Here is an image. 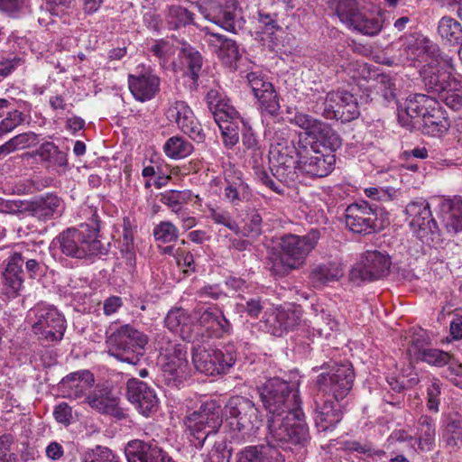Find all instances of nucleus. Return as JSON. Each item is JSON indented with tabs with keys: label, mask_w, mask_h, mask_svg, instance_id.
<instances>
[{
	"label": "nucleus",
	"mask_w": 462,
	"mask_h": 462,
	"mask_svg": "<svg viewBox=\"0 0 462 462\" xmlns=\"http://www.w3.org/2000/svg\"><path fill=\"white\" fill-rule=\"evenodd\" d=\"M245 302L240 304L241 310L251 318H258L265 307L266 301L259 296L244 299Z\"/></svg>",
	"instance_id": "e2e57ef3"
},
{
	"label": "nucleus",
	"mask_w": 462,
	"mask_h": 462,
	"mask_svg": "<svg viewBox=\"0 0 462 462\" xmlns=\"http://www.w3.org/2000/svg\"><path fill=\"white\" fill-rule=\"evenodd\" d=\"M236 462H285L281 452L270 442L250 446L237 455Z\"/></svg>",
	"instance_id": "c756f323"
},
{
	"label": "nucleus",
	"mask_w": 462,
	"mask_h": 462,
	"mask_svg": "<svg viewBox=\"0 0 462 462\" xmlns=\"http://www.w3.org/2000/svg\"><path fill=\"white\" fill-rule=\"evenodd\" d=\"M304 418L302 409L282 417H269L268 442L284 448H291L290 445L304 446L310 440L309 429L304 423Z\"/></svg>",
	"instance_id": "423d86ee"
},
{
	"label": "nucleus",
	"mask_w": 462,
	"mask_h": 462,
	"mask_svg": "<svg viewBox=\"0 0 462 462\" xmlns=\"http://www.w3.org/2000/svg\"><path fill=\"white\" fill-rule=\"evenodd\" d=\"M215 122L221 131L224 144L228 148L235 146L239 141V124L243 125L245 122L239 118L238 115L233 118L224 117Z\"/></svg>",
	"instance_id": "ea45409f"
},
{
	"label": "nucleus",
	"mask_w": 462,
	"mask_h": 462,
	"mask_svg": "<svg viewBox=\"0 0 462 462\" xmlns=\"http://www.w3.org/2000/svg\"><path fill=\"white\" fill-rule=\"evenodd\" d=\"M314 420L321 430H332L343 418V406L328 395L318 392L314 396Z\"/></svg>",
	"instance_id": "6ab92c4d"
},
{
	"label": "nucleus",
	"mask_w": 462,
	"mask_h": 462,
	"mask_svg": "<svg viewBox=\"0 0 462 462\" xmlns=\"http://www.w3.org/2000/svg\"><path fill=\"white\" fill-rule=\"evenodd\" d=\"M94 375L88 370H79L69 374L59 383L64 397L77 400L83 397L93 386Z\"/></svg>",
	"instance_id": "393cba45"
},
{
	"label": "nucleus",
	"mask_w": 462,
	"mask_h": 462,
	"mask_svg": "<svg viewBox=\"0 0 462 462\" xmlns=\"http://www.w3.org/2000/svg\"><path fill=\"white\" fill-rule=\"evenodd\" d=\"M343 274L344 272L339 264L334 262H328L313 266L310 278L312 282L323 285L329 282L337 281Z\"/></svg>",
	"instance_id": "e433bc0d"
},
{
	"label": "nucleus",
	"mask_w": 462,
	"mask_h": 462,
	"mask_svg": "<svg viewBox=\"0 0 462 462\" xmlns=\"http://www.w3.org/2000/svg\"><path fill=\"white\" fill-rule=\"evenodd\" d=\"M205 100L214 120H221L224 117L233 118L237 116V111L230 105L229 99L217 89H210L207 93Z\"/></svg>",
	"instance_id": "2f4dec72"
},
{
	"label": "nucleus",
	"mask_w": 462,
	"mask_h": 462,
	"mask_svg": "<svg viewBox=\"0 0 462 462\" xmlns=\"http://www.w3.org/2000/svg\"><path fill=\"white\" fill-rule=\"evenodd\" d=\"M335 162L336 156L331 152H324L307 140L300 145L299 165L302 174L310 178L326 177L333 171Z\"/></svg>",
	"instance_id": "2eb2a0df"
},
{
	"label": "nucleus",
	"mask_w": 462,
	"mask_h": 462,
	"mask_svg": "<svg viewBox=\"0 0 462 462\" xmlns=\"http://www.w3.org/2000/svg\"><path fill=\"white\" fill-rule=\"evenodd\" d=\"M231 421L236 422L238 431L250 434L262 425V416L254 402L250 399L235 395L228 399L225 406Z\"/></svg>",
	"instance_id": "dca6fc26"
},
{
	"label": "nucleus",
	"mask_w": 462,
	"mask_h": 462,
	"mask_svg": "<svg viewBox=\"0 0 462 462\" xmlns=\"http://www.w3.org/2000/svg\"><path fill=\"white\" fill-rule=\"evenodd\" d=\"M128 85L135 99L142 102L152 99L159 91L160 79L150 70L140 75H129Z\"/></svg>",
	"instance_id": "cd10ccee"
},
{
	"label": "nucleus",
	"mask_w": 462,
	"mask_h": 462,
	"mask_svg": "<svg viewBox=\"0 0 462 462\" xmlns=\"http://www.w3.org/2000/svg\"><path fill=\"white\" fill-rule=\"evenodd\" d=\"M257 390L270 417H282L301 409L299 390L294 383L273 377L259 386Z\"/></svg>",
	"instance_id": "20e7f679"
},
{
	"label": "nucleus",
	"mask_w": 462,
	"mask_h": 462,
	"mask_svg": "<svg viewBox=\"0 0 462 462\" xmlns=\"http://www.w3.org/2000/svg\"><path fill=\"white\" fill-rule=\"evenodd\" d=\"M193 324L204 328L208 337H222L231 331V324L224 316L222 310L217 307L195 309L192 314Z\"/></svg>",
	"instance_id": "4be33fe9"
},
{
	"label": "nucleus",
	"mask_w": 462,
	"mask_h": 462,
	"mask_svg": "<svg viewBox=\"0 0 462 462\" xmlns=\"http://www.w3.org/2000/svg\"><path fill=\"white\" fill-rule=\"evenodd\" d=\"M168 23L171 29H179L194 23V14L180 5H171L168 13Z\"/></svg>",
	"instance_id": "3c124183"
},
{
	"label": "nucleus",
	"mask_w": 462,
	"mask_h": 462,
	"mask_svg": "<svg viewBox=\"0 0 462 462\" xmlns=\"http://www.w3.org/2000/svg\"><path fill=\"white\" fill-rule=\"evenodd\" d=\"M260 103L262 111L276 116L280 111L279 97L273 85L270 89H263V92L255 97Z\"/></svg>",
	"instance_id": "864d4df0"
},
{
	"label": "nucleus",
	"mask_w": 462,
	"mask_h": 462,
	"mask_svg": "<svg viewBox=\"0 0 462 462\" xmlns=\"http://www.w3.org/2000/svg\"><path fill=\"white\" fill-rule=\"evenodd\" d=\"M222 422V407L216 400L205 402L198 411L186 417L187 427L199 444H203L210 434H216Z\"/></svg>",
	"instance_id": "9b49d317"
},
{
	"label": "nucleus",
	"mask_w": 462,
	"mask_h": 462,
	"mask_svg": "<svg viewBox=\"0 0 462 462\" xmlns=\"http://www.w3.org/2000/svg\"><path fill=\"white\" fill-rule=\"evenodd\" d=\"M436 98L424 94H414L406 101L405 112L408 116L420 124L429 113L431 106H435Z\"/></svg>",
	"instance_id": "473e14b6"
},
{
	"label": "nucleus",
	"mask_w": 462,
	"mask_h": 462,
	"mask_svg": "<svg viewBox=\"0 0 462 462\" xmlns=\"http://www.w3.org/2000/svg\"><path fill=\"white\" fill-rule=\"evenodd\" d=\"M305 143V140H301L299 137L291 138V130L287 127H282L277 129L272 139V148L273 149V152H282L285 149L289 150V147L297 148L298 144L301 145Z\"/></svg>",
	"instance_id": "a18cd8bd"
},
{
	"label": "nucleus",
	"mask_w": 462,
	"mask_h": 462,
	"mask_svg": "<svg viewBox=\"0 0 462 462\" xmlns=\"http://www.w3.org/2000/svg\"><path fill=\"white\" fill-rule=\"evenodd\" d=\"M273 175L282 183L290 186L296 182L298 179V166L277 163L272 169Z\"/></svg>",
	"instance_id": "6e6d98bb"
},
{
	"label": "nucleus",
	"mask_w": 462,
	"mask_h": 462,
	"mask_svg": "<svg viewBox=\"0 0 462 462\" xmlns=\"http://www.w3.org/2000/svg\"><path fill=\"white\" fill-rule=\"evenodd\" d=\"M3 272V285L8 297H16L23 287L25 277L22 253H13L5 260Z\"/></svg>",
	"instance_id": "5701e85b"
},
{
	"label": "nucleus",
	"mask_w": 462,
	"mask_h": 462,
	"mask_svg": "<svg viewBox=\"0 0 462 462\" xmlns=\"http://www.w3.org/2000/svg\"><path fill=\"white\" fill-rule=\"evenodd\" d=\"M126 396L128 401L134 404L139 412L145 417L157 411L159 400L154 389L139 379L131 378L127 381Z\"/></svg>",
	"instance_id": "aec40b11"
},
{
	"label": "nucleus",
	"mask_w": 462,
	"mask_h": 462,
	"mask_svg": "<svg viewBox=\"0 0 462 462\" xmlns=\"http://www.w3.org/2000/svg\"><path fill=\"white\" fill-rule=\"evenodd\" d=\"M24 121V115L18 110H13L0 122V138L12 132Z\"/></svg>",
	"instance_id": "bf43d9fd"
},
{
	"label": "nucleus",
	"mask_w": 462,
	"mask_h": 462,
	"mask_svg": "<svg viewBox=\"0 0 462 462\" xmlns=\"http://www.w3.org/2000/svg\"><path fill=\"white\" fill-rule=\"evenodd\" d=\"M328 5L343 23L365 35L374 36L383 28L382 18L362 12L359 0H329Z\"/></svg>",
	"instance_id": "0eeeda50"
},
{
	"label": "nucleus",
	"mask_w": 462,
	"mask_h": 462,
	"mask_svg": "<svg viewBox=\"0 0 462 462\" xmlns=\"http://www.w3.org/2000/svg\"><path fill=\"white\" fill-rule=\"evenodd\" d=\"M93 214L91 223H83L77 227H69L55 238L62 254L77 260H88L103 254V245L98 240L99 221Z\"/></svg>",
	"instance_id": "f03ea898"
},
{
	"label": "nucleus",
	"mask_w": 462,
	"mask_h": 462,
	"mask_svg": "<svg viewBox=\"0 0 462 462\" xmlns=\"http://www.w3.org/2000/svg\"><path fill=\"white\" fill-rule=\"evenodd\" d=\"M166 155L172 159L185 158L193 152V145L182 137L172 136L163 146Z\"/></svg>",
	"instance_id": "09e8293b"
},
{
	"label": "nucleus",
	"mask_w": 462,
	"mask_h": 462,
	"mask_svg": "<svg viewBox=\"0 0 462 462\" xmlns=\"http://www.w3.org/2000/svg\"><path fill=\"white\" fill-rule=\"evenodd\" d=\"M445 438L448 447L456 448L462 444V424L459 419H452L448 422Z\"/></svg>",
	"instance_id": "13d9d810"
},
{
	"label": "nucleus",
	"mask_w": 462,
	"mask_h": 462,
	"mask_svg": "<svg viewBox=\"0 0 462 462\" xmlns=\"http://www.w3.org/2000/svg\"><path fill=\"white\" fill-rule=\"evenodd\" d=\"M82 462H120L113 451L103 446H97L84 455Z\"/></svg>",
	"instance_id": "4d7b16f0"
},
{
	"label": "nucleus",
	"mask_w": 462,
	"mask_h": 462,
	"mask_svg": "<svg viewBox=\"0 0 462 462\" xmlns=\"http://www.w3.org/2000/svg\"><path fill=\"white\" fill-rule=\"evenodd\" d=\"M149 337L131 324L122 325L106 337L107 353L117 360L136 365L143 356Z\"/></svg>",
	"instance_id": "39448f33"
},
{
	"label": "nucleus",
	"mask_w": 462,
	"mask_h": 462,
	"mask_svg": "<svg viewBox=\"0 0 462 462\" xmlns=\"http://www.w3.org/2000/svg\"><path fill=\"white\" fill-rule=\"evenodd\" d=\"M293 124L301 129L305 130V134L309 136H312L316 132L317 128L322 121L312 117L310 115L303 113H296L293 119Z\"/></svg>",
	"instance_id": "052dcab7"
},
{
	"label": "nucleus",
	"mask_w": 462,
	"mask_h": 462,
	"mask_svg": "<svg viewBox=\"0 0 462 462\" xmlns=\"http://www.w3.org/2000/svg\"><path fill=\"white\" fill-rule=\"evenodd\" d=\"M442 223L448 233L462 232V202L452 203L442 215Z\"/></svg>",
	"instance_id": "49530a36"
},
{
	"label": "nucleus",
	"mask_w": 462,
	"mask_h": 462,
	"mask_svg": "<svg viewBox=\"0 0 462 462\" xmlns=\"http://www.w3.org/2000/svg\"><path fill=\"white\" fill-rule=\"evenodd\" d=\"M125 454L128 462H174L155 440H131Z\"/></svg>",
	"instance_id": "412c9836"
},
{
	"label": "nucleus",
	"mask_w": 462,
	"mask_h": 462,
	"mask_svg": "<svg viewBox=\"0 0 462 462\" xmlns=\"http://www.w3.org/2000/svg\"><path fill=\"white\" fill-rule=\"evenodd\" d=\"M89 406L101 413L109 414L117 420H124L127 417L125 411L119 407L118 400L113 396L107 388L95 389L86 397Z\"/></svg>",
	"instance_id": "bb28decb"
},
{
	"label": "nucleus",
	"mask_w": 462,
	"mask_h": 462,
	"mask_svg": "<svg viewBox=\"0 0 462 462\" xmlns=\"http://www.w3.org/2000/svg\"><path fill=\"white\" fill-rule=\"evenodd\" d=\"M178 127L198 143H202L205 140V134L203 133L201 125L196 119L192 110L180 120Z\"/></svg>",
	"instance_id": "603ef678"
},
{
	"label": "nucleus",
	"mask_w": 462,
	"mask_h": 462,
	"mask_svg": "<svg viewBox=\"0 0 462 462\" xmlns=\"http://www.w3.org/2000/svg\"><path fill=\"white\" fill-rule=\"evenodd\" d=\"M191 194L186 190H166L160 195V201L166 205L172 212L180 215L183 206L190 199Z\"/></svg>",
	"instance_id": "c03bdc74"
},
{
	"label": "nucleus",
	"mask_w": 462,
	"mask_h": 462,
	"mask_svg": "<svg viewBox=\"0 0 462 462\" xmlns=\"http://www.w3.org/2000/svg\"><path fill=\"white\" fill-rule=\"evenodd\" d=\"M355 380V372L350 363L335 364L329 372L318 375L316 385L318 392L333 397L337 402L345 399L350 393Z\"/></svg>",
	"instance_id": "f8f14e48"
},
{
	"label": "nucleus",
	"mask_w": 462,
	"mask_h": 462,
	"mask_svg": "<svg viewBox=\"0 0 462 462\" xmlns=\"http://www.w3.org/2000/svg\"><path fill=\"white\" fill-rule=\"evenodd\" d=\"M210 217L215 223L226 226L228 229L235 232L236 234L240 233V227L238 224L235 220H233L229 212L226 210L212 208L210 209Z\"/></svg>",
	"instance_id": "0e129e2a"
},
{
	"label": "nucleus",
	"mask_w": 462,
	"mask_h": 462,
	"mask_svg": "<svg viewBox=\"0 0 462 462\" xmlns=\"http://www.w3.org/2000/svg\"><path fill=\"white\" fill-rule=\"evenodd\" d=\"M188 359L166 358L163 365V377L169 386L179 387L187 376Z\"/></svg>",
	"instance_id": "f704fd0d"
},
{
	"label": "nucleus",
	"mask_w": 462,
	"mask_h": 462,
	"mask_svg": "<svg viewBox=\"0 0 462 462\" xmlns=\"http://www.w3.org/2000/svg\"><path fill=\"white\" fill-rule=\"evenodd\" d=\"M391 264V258L386 253L367 250L351 269L349 279L357 285L382 279L389 273Z\"/></svg>",
	"instance_id": "ddd939ff"
},
{
	"label": "nucleus",
	"mask_w": 462,
	"mask_h": 462,
	"mask_svg": "<svg viewBox=\"0 0 462 462\" xmlns=\"http://www.w3.org/2000/svg\"><path fill=\"white\" fill-rule=\"evenodd\" d=\"M237 356L234 345H226L223 348L199 346L193 352L192 362L199 372L214 376L228 373Z\"/></svg>",
	"instance_id": "6e6552de"
},
{
	"label": "nucleus",
	"mask_w": 462,
	"mask_h": 462,
	"mask_svg": "<svg viewBox=\"0 0 462 462\" xmlns=\"http://www.w3.org/2000/svg\"><path fill=\"white\" fill-rule=\"evenodd\" d=\"M300 319L299 310L279 308L268 315L265 319V327L272 335L281 337L285 331L297 327L300 322Z\"/></svg>",
	"instance_id": "a878e982"
},
{
	"label": "nucleus",
	"mask_w": 462,
	"mask_h": 462,
	"mask_svg": "<svg viewBox=\"0 0 462 462\" xmlns=\"http://www.w3.org/2000/svg\"><path fill=\"white\" fill-rule=\"evenodd\" d=\"M155 344L165 358L180 357V359H187V351L184 346L172 342L165 334H158L155 337Z\"/></svg>",
	"instance_id": "8fccbe9b"
},
{
	"label": "nucleus",
	"mask_w": 462,
	"mask_h": 462,
	"mask_svg": "<svg viewBox=\"0 0 462 462\" xmlns=\"http://www.w3.org/2000/svg\"><path fill=\"white\" fill-rule=\"evenodd\" d=\"M385 216V210L377 204L361 200L346 208L345 222L353 233L366 235L379 229Z\"/></svg>",
	"instance_id": "9d476101"
},
{
	"label": "nucleus",
	"mask_w": 462,
	"mask_h": 462,
	"mask_svg": "<svg viewBox=\"0 0 462 462\" xmlns=\"http://www.w3.org/2000/svg\"><path fill=\"white\" fill-rule=\"evenodd\" d=\"M409 352L411 355H413L416 359L437 366L447 365L450 359V356L447 352L435 348L422 347V343L419 339L412 341Z\"/></svg>",
	"instance_id": "72a5a7b5"
},
{
	"label": "nucleus",
	"mask_w": 462,
	"mask_h": 462,
	"mask_svg": "<svg viewBox=\"0 0 462 462\" xmlns=\"http://www.w3.org/2000/svg\"><path fill=\"white\" fill-rule=\"evenodd\" d=\"M180 55L183 63L188 67L190 78L196 82L203 63L201 54L190 45L183 44L180 49Z\"/></svg>",
	"instance_id": "37998d69"
},
{
	"label": "nucleus",
	"mask_w": 462,
	"mask_h": 462,
	"mask_svg": "<svg viewBox=\"0 0 462 462\" xmlns=\"http://www.w3.org/2000/svg\"><path fill=\"white\" fill-rule=\"evenodd\" d=\"M152 234L156 241L168 244L178 239L179 230L171 222L162 221L154 226Z\"/></svg>",
	"instance_id": "5fc2aeb1"
},
{
	"label": "nucleus",
	"mask_w": 462,
	"mask_h": 462,
	"mask_svg": "<svg viewBox=\"0 0 462 462\" xmlns=\"http://www.w3.org/2000/svg\"><path fill=\"white\" fill-rule=\"evenodd\" d=\"M435 425L433 420L427 416H421L418 420V445L421 451L429 452L435 446Z\"/></svg>",
	"instance_id": "58836bf2"
},
{
	"label": "nucleus",
	"mask_w": 462,
	"mask_h": 462,
	"mask_svg": "<svg viewBox=\"0 0 462 462\" xmlns=\"http://www.w3.org/2000/svg\"><path fill=\"white\" fill-rule=\"evenodd\" d=\"M439 98L445 103V105L454 111L460 110L462 108V91L453 90L452 87L443 93L438 95Z\"/></svg>",
	"instance_id": "338daca9"
},
{
	"label": "nucleus",
	"mask_w": 462,
	"mask_h": 462,
	"mask_svg": "<svg viewBox=\"0 0 462 462\" xmlns=\"http://www.w3.org/2000/svg\"><path fill=\"white\" fill-rule=\"evenodd\" d=\"M312 137L322 143L332 153L342 144L339 134L328 124L324 122L320 123Z\"/></svg>",
	"instance_id": "de8ad7c7"
},
{
	"label": "nucleus",
	"mask_w": 462,
	"mask_h": 462,
	"mask_svg": "<svg viewBox=\"0 0 462 462\" xmlns=\"http://www.w3.org/2000/svg\"><path fill=\"white\" fill-rule=\"evenodd\" d=\"M420 124L428 129V132L432 133L442 134L448 129L449 123L446 113L443 111L437 99L435 106H430L429 113L425 116Z\"/></svg>",
	"instance_id": "4c0bfd02"
},
{
	"label": "nucleus",
	"mask_w": 462,
	"mask_h": 462,
	"mask_svg": "<svg viewBox=\"0 0 462 462\" xmlns=\"http://www.w3.org/2000/svg\"><path fill=\"white\" fill-rule=\"evenodd\" d=\"M320 238L318 229L312 228L304 236L286 234L280 239V253H273L268 257L271 272L283 277L291 271L300 269L307 256L316 247Z\"/></svg>",
	"instance_id": "f257e3e1"
},
{
	"label": "nucleus",
	"mask_w": 462,
	"mask_h": 462,
	"mask_svg": "<svg viewBox=\"0 0 462 462\" xmlns=\"http://www.w3.org/2000/svg\"><path fill=\"white\" fill-rule=\"evenodd\" d=\"M31 311L34 315L32 329L39 340L54 342L62 339L66 320L54 306H38Z\"/></svg>",
	"instance_id": "4468645a"
},
{
	"label": "nucleus",
	"mask_w": 462,
	"mask_h": 462,
	"mask_svg": "<svg viewBox=\"0 0 462 462\" xmlns=\"http://www.w3.org/2000/svg\"><path fill=\"white\" fill-rule=\"evenodd\" d=\"M405 214L411 228L420 239L428 242L429 236L439 234V228L426 199L420 198L411 201L405 208Z\"/></svg>",
	"instance_id": "a211bd4d"
},
{
	"label": "nucleus",
	"mask_w": 462,
	"mask_h": 462,
	"mask_svg": "<svg viewBox=\"0 0 462 462\" xmlns=\"http://www.w3.org/2000/svg\"><path fill=\"white\" fill-rule=\"evenodd\" d=\"M198 8L206 20L233 33L245 25L236 0H199Z\"/></svg>",
	"instance_id": "1a4fd4ad"
},
{
	"label": "nucleus",
	"mask_w": 462,
	"mask_h": 462,
	"mask_svg": "<svg viewBox=\"0 0 462 462\" xmlns=\"http://www.w3.org/2000/svg\"><path fill=\"white\" fill-rule=\"evenodd\" d=\"M14 442V437L10 433L0 436V462H17V457L11 452V446Z\"/></svg>",
	"instance_id": "69168bd1"
},
{
	"label": "nucleus",
	"mask_w": 462,
	"mask_h": 462,
	"mask_svg": "<svg viewBox=\"0 0 462 462\" xmlns=\"http://www.w3.org/2000/svg\"><path fill=\"white\" fill-rule=\"evenodd\" d=\"M438 33L450 44H461L462 42V25L454 18L442 17L439 22Z\"/></svg>",
	"instance_id": "a19ab883"
},
{
	"label": "nucleus",
	"mask_w": 462,
	"mask_h": 462,
	"mask_svg": "<svg viewBox=\"0 0 462 462\" xmlns=\"http://www.w3.org/2000/svg\"><path fill=\"white\" fill-rule=\"evenodd\" d=\"M35 155L41 157L44 162H49L52 166L62 168L67 167L68 160L67 154L59 150L53 143L46 142L42 143L39 149L34 152Z\"/></svg>",
	"instance_id": "79ce46f5"
},
{
	"label": "nucleus",
	"mask_w": 462,
	"mask_h": 462,
	"mask_svg": "<svg viewBox=\"0 0 462 462\" xmlns=\"http://www.w3.org/2000/svg\"><path fill=\"white\" fill-rule=\"evenodd\" d=\"M165 326L172 332L179 333L183 340L191 342L197 339L198 335L193 332V319L182 308L171 309L164 319Z\"/></svg>",
	"instance_id": "c85d7f7f"
},
{
	"label": "nucleus",
	"mask_w": 462,
	"mask_h": 462,
	"mask_svg": "<svg viewBox=\"0 0 462 462\" xmlns=\"http://www.w3.org/2000/svg\"><path fill=\"white\" fill-rule=\"evenodd\" d=\"M226 182L224 195L233 206H239L249 199L251 196L249 186L241 177H227Z\"/></svg>",
	"instance_id": "c9c22d12"
},
{
	"label": "nucleus",
	"mask_w": 462,
	"mask_h": 462,
	"mask_svg": "<svg viewBox=\"0 0 462 462\" xmlns=\"http://www.w3.org/2000/svg\"><path fill=\"white\" fill-rule=\"evenodd\" d=\"M64 208L65 204L61 198L54 193H46L30 201L25 210L39 220L47 221L60 217Z\"/></svg>",
	"instance_id": "b1692460"
},
{
	"label": "nucleus",
	"mask_w": 462,
	"mask_h": 462,
	"mask_svg": "<svg viewBox=\"0 0 462 462\" xmlns=\"http://www.w3.org/2000/svg\"><path fill=\"white\" fill-rule=\"evenodd\" d=\"M420 49L425 63L420 70L425 89L437 95L443 93L455 82L451 79L455 70L454 60L442 54L439 46L429 41L423 42Z\"/></svg>",
	"instance_id": "7ed1b4c3"
},
{
	"label": "nucleus",
	"mask_w": 462,
	"mask_h": 462,
	"mask_svg": "<svg viewBox=\"0 0 462 462\" xmlns=\"http://www.w3.org/2000/svg\"><path fill=\"white\" fill-rule=\"evenodd\" d=\"M248 85L254 97L263 92V89H270L273 84L261 72H250L246 75Z\"/></svg>",
	"instance_id": "680f3d73"
},
{
	"label": "nucleus",
	"mask_w": 462,
	"mask_h": 462,
	"mask_svg": "<svg viewBox=\"0 0 462 462\" xmlns=\"http://www.w3.org/2000/svg\"><path fill=\"white\" fill-rule=\"evenodd\" d=\"M321 115L327 119L350 122L359 116L356 98L347 91L328 92L322 102Z\"/></svg>",
	"instance_id": "f3484780"
},
{
	"label": "nucleus",
	"mask_w": 462,
	"mask_h": 462,
	"mask_svg": "<svg viewBox=\"0 0 462 462\" xmlns=\"http://www.w3.org/2000/svg\"><path fill=\"white\" fill-rule=\"evenodd\" d=\"M208 43L215 48L219 59L226 65L231 66L240 58L239 49L234 40L227 39L219 33H208Z\"/></svg>",
	"instance_id": "7c9ffc66"
},
{
	"label": "nucleus",
	"mask_w": 462,
	"mask_h": 462,
	"mask_svg": "<svg viewBox=\"0 0 462 462\" xmlns=\"http://www.w3.org/2000/svg\"><path fill=\"white\" fill-rule=\"evenodd\" d=\"M231 451L223 443H216L208 451L204 462H229Z\"/></svg>",
	"instance_id": "774afa93"
}]
</instances>
